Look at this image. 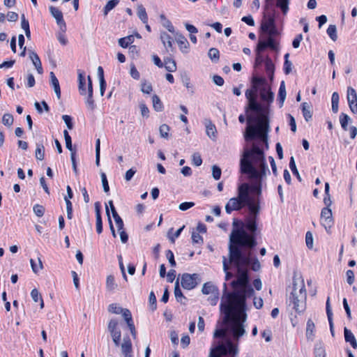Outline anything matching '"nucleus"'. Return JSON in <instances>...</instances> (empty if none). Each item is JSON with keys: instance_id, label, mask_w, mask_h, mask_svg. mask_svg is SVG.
Segmentation results:
<instances>
[{"instance_id": "1", "label": "nucleus", "mask_w": 357, "mask_h": 357, "mask_svg": "<svg viewBox=\"0 0 357 357\" xmlns=\"http://www.w3.org/2000/svg\"><path fill=\"white\" fill-rule=\"evenodd\" d=\"M243 170L252 181L251 184L243 183L238 185L236 196L230 198L226 205L225 211L231 214L247 208L248 215L243 222L233 221V229L229 236V263L236 269V280L231 282L233 291L225 292L220 303V309L224 314L222 326L214 332V337L231 336L234 342L246 334L247 320L245 300L254 296L255 291L248 284V266L255 271L261 266L257 259H252L250 251L243 252L239 245L248 248L257 244V218L260 212L263 173L258 174L248 165L243 164Z\"/></svg>"}, {"instance_id": "2", "label": "nucleus", "mask_w": 357, "mask_h": 357, "mask_svg": "<svg viewBox=\"0 0 357 357\" xmlns=\"http://www.w3.org/2000/svg\"><path fill=\"white\" fill-rule=\"evenodd\" d=\"M257 93H259L261 100L267 105L274 98V94L266 80L254 77L251 88L247 89L245 93L248 105L246 107L248 126L244 137L246 142L252 139L255 141L251 148L244 149L240 165L242 173L246 174L243 170V164H248L257 173H263V178H266V173L269 172L264 153V147L268 149L267 107L257 102Z\"/></svg>"}, {"instance_id": "3", "label": "nucleus", "mask_w": 357, "mask_h": 357, "mask_svg": "<svg viewBox=\"0 0 357 357\" xmlns=\"http://www.w3.org/2000/svg\"><path fill=\"white\" fill-rule=\"evenodd\" d=\"M305 298L306 290L304 280L301 276H294L293 278V290L289 297V305H292L296 312H301L305 309Z\"/></svg>"}, {"instance_id": "4", "label": "nucleus", "mask_w": 357, "mask_h": 357, "mask_svg": "<svg viewBox=\"0 0 357 357\" xmlns=\"http://www.w3.org/2000/svg\"><path fill=\"white\" fill-rule=\"evenodd\" d=\"M228 337H222L223 340L211 349L209 357H234L237 355L238 342L234 344Z\"/></svg>"}, {"instance_id": "5", "label": "nucleus", "mask_w": 357, "mask_h": 357, "mask_svg": "<svg viewBox=\"0 0 357 357\" xmlns=\"http://www.w3.org/2000/svg\"><path fill=\"white\" fill-rule=\"evenodd\" d=\"M273 2L266 1L261 27L265 33L278 34V31L275 26L274 15L272 13L274 6Z\"/></svg>"}, {"instance_id": "6", "label": "nucleus", "mask_w": 357, "mask_h": 357, "mask_svg": "<svg viewBox=\"0 0 357 357\" xmlns=\"http://www.w3.org/2000/svg\"><path fill=\"white\" fill-rule=\"evenodd\" d=\"M276 34H270L264 33L259 36L257 51L258 54L264 51L266 47L273 50H278L279 43L274 38Z\"/></svg>"}, {"instance_id": "7", "label": "nucleus", "mask_w": 357, "mask_h": 357, "mask_svg": "<svg viewBox=\"0 0 357 357\" xmlns=\"http://www.w3.org/2000/svg\"><path fill=\"white\" fill-rule=\"evenodd\" d=\"M120 323L117 319H111L108 322L107 328L116 347H121V332Z\"/></svg>"}, {"instance_id": "8", "label": "nucleus", "mask_w": 357, "mask_h": 357, "mask_svg": "<svg viewBox=\"0 0 357 357\" xmlns=\"http://www.w3.org/2000/svg\"><path fill=\"white\" fill-rule=\"evenodd\" d=\"M199 275L197 273H183L181 278V284L183 288L191 290L198 284Z\"/></svg>"}, {"instance_id": "9", "label": "nucleus", "mask_w": 357, "mask_h": 357, "mask_svg": "<svg viewBox=\"0 0 357 357\" xmlns=\"http://www.w3.org/2000/svg\"><path fill=\"white\" fill-rule=\"evenodd\" d=\"M321 223L326 229H330L333 225L332 211L330 208L325 207L321 210Z\"/></svg>"}, {"instance_id": "10", "label": "nucleus", "mask_w": 357, "mask_h": 357, "mask_svg": "<svg viewBox=\"0 0 357 357\" xmlns=\"http://www.w3.org/2000/svg\"><path fill=\"white\" fill-rule=\"evenodd\" d=\"M347 99L351 112L357 114V93L356 90L351 86L347 88Z\"/></svg>"}, {"instance_id": "11", "label": "nucleus", "mask_w": 357, "mask_h": 357, "mask_svg": "<svg viewBox=\"0 0 357 357\" xmlns=\"http://www.w3.org/2000/svg\"><path fill=\"white\" fill-rule=\"evenodd\" d=\"M50 10L52 15L54 17L56 21L58 26L61 31L66 32V24L63 17V14L61 10L58 8L50 6Z\"/></svg>"}, {"instance_id": "12", "label": "nucleus", "mask_w": 357, "mask_h": 357, "mask_svg": "<svg viewBox=\"0 0 357 357\" xmlns=\"http://www.w3.org/2000/svg\"><path fill=\"white\" fill-rule=\"evenodd\" d=\"M108 311L111 313L119 314H121L125 321L128 319L127 314L129 317H132L131 312L128 309L123 308L116 303L110 304L108 307Z\"/></svg>"}, {"instance_id": "13", "label": "nucleus", "mask_w": 357, "mask_h": 357, "mask_svg": "<svg viewBox=\"0 0 357 357\" xmlns=\"http://www.w3.org/2000/svg\"><path fill=\"white\" fill-rule=\"evenodd\" d=\"M121 353L123 357H134L131 340L128 337H124L121 344Z\"/></svg>"}, {"instance_id": "14", "label": "nucleus", "mask_w": 357, "mask_h": 357, "mask_svg": "<svg viewBox=\"0 0 357 357\" xmlns=\"http://www.w3.org/2000/svg\"><path fill=\"white\" fill-rule=\"evenodd\" d=\"M88 95L86 98V105L90 109H93L95 107L94 100L93 99V85L92 81L90 76H88Z\"/></svg>"}, {"instance_id": "15", "label": "nucleus", "mask_w": 357, "mask_h": 357, "mask_svg": "<svg viewBox=\"0 0 357 357\" xmlns=\"http://www.w3.org/2000/svg\"><path fill=\"white\" fill-rule=\"evenodd\" d=\"M204 126L206 127V133L207 136L215 141L217 138V130L215 126L209 119L204 121Z\"/></svg>"}, {"instance_id": "16", "label": "nucleus", "mask_w": 357, "mask_h": 357, "mask_svg": "<svg viewBox=\"0 0 357 357\" xmlns=\"http://www.w3.org/2000/svg\"><path fill=\"white\" fill-rule=\"evenodd\" d=\"M29 59L31 61L33 65L35 66L37 72L38 74H43V68L42 66V63L40 61V59L38 56V55L33 51L29 50Z\"/></svg>"}, {"instance_id": "17", "label": "nucleus", "mask_w": 357, "mask_h": 357, "mask_svg": "<svg viewBox=\"0 0 357 357\" xmlns=\"http://www.w3.org/2000/svg\"><path fill=\"white\" fill-rule=\"evenodd\" d=\"M305 335L308 340H314L315 337V325L312 319H308L307 321Z\"/></svg>"}, {"instance_id": "18", "label": "nucleus", "mask_w": 357, "mask_h": 357, "mask_svg": "<svg viewBox=\"0 0 357 357\" xmlns=\"http://www.w3.org/2000/svg\"><path fill=\"white\" fill-rule=\"evenodd\" d=\"M312 104L310 102H303L301 104V110L303 115V117L306 121H309L312 119Z\"/></svg>"}, {"instance_id": "19", "label": "nucleus", "mask_w": 357, "mask_h": 357, "mask_svg": "<svg viewBox=\"0 0 357 357\" xmlns=\"http://www.w3.org/2000/svg\"><path fill=\"white\" fill-rule=\"evenodd\" d=\"M176 36L180 50L183 52L187 53L189 49V43L187 39L182 34L178 33H176Z\"/></svg>"}, {"instance_id": "20", "label": "nucleus", "mask_w": 357, "mask_h": 357, "mask_svg": "<svg viewBox=\"0 0 357 357\" xmlns=\"http://www.w3.org/2000/svg\"><path fill=\"white\" fill-rule=\"evenodd\" d=\"M95 211L96 218V231L98 234L102 231V222L100 215V208L98 202L95 203Z\"/></svg>"}, {"instance_id": "21", "label": "nucleus", "mask_w": 357, "mask_h": 357, "mask_svg": "<svg viewBox=\"0 0 357 357\" xmlns=\"http://www.w3.org/2000/svg\"><path fill=\"white\" fill-rule=\"evenodd\" d=\"M344 339L354 349H357V342L353 333L347 328L344 329Z\"/></svg>"}, {"instance_id": "22", "label": "nucleus", "mask_w": 357, "mask_h": 357, "mask_svg": "<svg viewBox=\"0 0 357 357\" xmlns=\"http://www.w3.org/2000/svg\"><path fill=\"white\" fill-rule=\"evenodd\" d=\"M78 82H79V93L82 96H85L86 94V78L84 73L83 72H79L78 73Z\"/></svg>"}, {"instance_id": "23", "label": "nucleus", "mask_w": 357, "mask_h": 357, "mask_svg": "<svg viewBox=\"0 0 357 357\" xmlns=\"http://www.w3.org/2000/svg\"><path fill=\"white\" fill-rule=\"evenodd\" d=\"M160 38L164 47L166 48L167 51L168 48L172 47L173 39L165 31L161 32Z\"/></svg>"}, {"instance_id": "24", "label": "nucleus", "mask_w": 357, "mask_h": 357, "mask_svg": "<svg viewBox=\"0 0 357 357\" xmlns=\"http://www.w3.org/2000/svg\"><path fill=\"white\" fill-rule=\"evenodd\" d=\"M50 75L51 84L54 88V91L57 98L59 99L61 98V89H60L59 80L53 72H51Z\"/></svg>"}, {"instance_id": "25", "label": "nucleus", "mask_w": 357, "mask_h": 357, "mask_svg": "<svg viewBox=\"0 0 357 357\" xmlns=\"http://www.w3.org/2000/svg\"><path fill=\"white\" fill-rule=\"evenodd\" d=\"M202 293L204 294L209 295L214 294L218 292V288L211 282H206L203 285Z\"/></svg>"}, {"instance_id": "26", "label": "nucleus", "mask_w": 357, "mask_h": 357, "mask_svg": "<svg viewBox=\"0 0 357 357\" xmlns=\"http://www.w3.org/2000/svg\"><path fill=\"white\" fill-rule=\"evenodd\" d=\"M118 285L115 282V279L114 275H107L106 279V289L107 291L110 292H113L117 288Z\"/></svg>"}, {"instance_id": "27", "label": "nucleus", "mask_w": 357, "mask_h": 357, "mask_svg": "<svg viewBox=\"0 0 357 357\" xmlns=\"http://www.w3.org/2000/svg\"><path fill=\"white\" fill-rule=\"evenodd\" d=\"M174 296L176 298V300L182 303L185 304V301L186 300V298L183 295V293L179 287L178 285V280L175 283V287H174Z\"/></svg>"}, {"instance_id": "28", "label": "nucleus", "mask_w": 357, "mask_h": 357, "mask_svg": "<svg viewBox=\"0 0 357 357\" xmlns=\"http://www.w3.org/2000/svg\"><path fill=\"white\" fill-rule=\"evenodd\" d=\"M164 62V66L167 71L174 72L176 70V64L174 60L171 58H166Z\"/></svg>"}, {"instance_id": "29", "label": "nucleus", "mask_w": 357, "mask_h": 357, "mask_svg": "<svg viewBox=\"0 0 357 357\" xmlns=\"http://www.w3.org/2000/svg\"><path fill=\"white\" fill-rule=\"evenodd\" d=\"M286 89H285V84L284 82L282 81L280 85L279 91H278V97H279V101L280 103V107L282 106L285 98H286Z\"/></svg>"}, {"instance_id": "30", "label": "nucleus", "mask_w": 357, "mask_h": 357, "mask_svg": "<svg viewBox=\"0 0 357 357\" xmlns=\"http://www.w3.org/2000/svg\"><path fill=\"white\" fill-rule=\"evenodd\" d=\"M134 42V36L130 35L119 40V44L121 47L126 48Z\"/></svg>"}, {"instance_id": "31", "label": "nucleus", "mask_w": 357, "mask_h": 357, "mask_svg": "<svg viewBox=\"0 0 357 357\" xmlns=\"http://www.w3.org/2000/svg\"><path fill=\"white\" fill-rule=\"evenodd\" d=\"M137 16L144 24L148 22V16L145 8L142 6H139L137 8Z\"/></svg>"}, {"instance_id": "32", "label": "nucleus", "mask_w": 357, "mask_h": 357, "mask_svg": "<svg viewBox=\"0 0 357 357\" xmlns=\"http://www.w3.org/2000/svg\"><path fill=\"white\" fill-rule=\"evenodd\" d=\"M351 120L350 117L344 113H342L340 116V122L341 124V126L344 130H348V123L349 121Z\"/></svg>"}, {"instance_id": "33", "label": "nucleus", "mask_w": 357, "mask_h": 357, "mask_svg": "<svg viewBox=\"0 0 357 357\" xmlns=\"http://www.w3.org/2000/svg\"><path fill=\"white\" fill-rule=\"evenodd\" d=\"M326 32L332 40H333V41L337 40V28H336L335 25L330 24L327 29Z\"/></svg>"}, {"instance_id": "34", "label": "nucleus", "mask_w": 357, "mask_h": 357, "mask_svg": "<svg viewBox=\"0 0 357 357\" xmlns=\"http://www.w3.org/2000/svg\"><path fill=\"white\" fill-rule=\"evenodd\" d=\"M152 101L153 107L155 111L161 112L163 109V105L158 96H153Z\"/></svg>"}, {"instance_id": "35", "label": "nucleus", "mask_w": 357, "mask_h": 357, "mask_svg": "<svg viewBox=\"0 0 357 357\" xmlns=\"http://www.w3.org/2000/svg\"><path fill=\"white\" fill-rule=\"evenodd\" d=\"M45 157V148L42 144H36V158L37 160H43Z\"/></svg>"}, {"instance_id": "36", "label": "nucleus", "mask_w": 357, "mask_h": 357, "mask_svg": "<svg viewBox=\"0 0 357 357\" xmlns=\"http://www.w3.org/2000/svg\"><path fill=\"white\" fill-rule=\"evenodd\" d=\"M21 26H22V29L24 30L26 36L28 38H29L31 37L29 24V22L25 19L24 15H22V17Z\"/></svg>"}, {"instance_id": "37", "label": "nucleus", "mask_w": 357, "mask_h": 357, "mask_svg": "<svg viewBox=\"0 0 357 357\" xmlns=\"http://www.w3.org/2000/svg\"><path fill=\"white\" fill-rule=\"evenodd\" d=\"M31 268L35 273H37L43 268V264L41 259L38 258V263L36 264L33 259L30 260Z\"/></svg>"}, {"instance_id": "38", "label": "nucleus", "mask_w": 357, "mask_h": 357, "mask_svg": "<svg viewBox=\"0 0 357 357\" xmlns=\"http://www.w3.org/2000/svg\"><path fill=\"white\" fill-rule=\"evenodd\" d=\"M2 123L6 126H10L13 123V117L10 114H4L2 117Z\"/></svg>"}, {"instance_id": "39", "label": "nucleus", "mask_w": 357, "mask_h": 357, "mask_svg": "<svg viewBox=\"0 0 357 357\" xmlns=\"http://www.w3.org/2000/svg\"><path fill=\"white\" fill-rule=\"evenodd\" d=\"M169 130L170 128L169 126H167V124L161 125L159 128L160 135L161 137L168 138Z\"/></svg>"}, {"instance_id": "40", "label": "nucleus", "mask_w": 357, "mask_h": 357, "mask_svg": "<svg viewBox=\"0 0 357 357\" xmlns=\"http://www.w3.org/2000/svg\"><path fill=\"white\" fill-rule=\"evenodd\" d=\"M289 54L287 53L284 55V70L285 74L288 75L291 71L292 63L288 60Z\"/></svg>"}, {"instance_id": "41", "label": "nucleus", "mask_w": 357, "mask_h": 357, "mask_svg": "<svg viewBox=\"0 0 357 357\" xmlns=\"http://www.w3.org/2000/svg\"><path fill=\"white\" fill-rule=\"evenodd\" d=\"M289 168L291 170L294 175L296 176V177L301 180V176L299 175V173L298 172V169L296 166L295 160L294 157H291L290 161H289Z\"/></svg>"}, {"instance_id": "42", "label": "nucleus", "mask_w": 357, "mask_h": 357, "mask_svg": "<svg viewBox=\"0 0 357 357\" xmlns=\"http://www.w3.org/2000/svg\"><path fill=\"white\" fill-rule=\"evenodd\" d=\"M128 317V315H127ZM127 323L128 327L129 328L130 333L134 338L136 337V330L132 321V317L128 316V319L126 321Z\"/></svg>"}, {"instance_id": "43", "label": "nucleus", "mask_w": 357, "mask_h": 357, "mask_svg": "<svg viewBox=\"0 0 357 357\" xmlns=\"http://www.w3.org/2000/svg\"><path fill=\"white\" fill-rule=\"evenodd\" d=\"M100 141L98 139L96 142V164L97 166L100 165Z\"/></svg>"}, {"instance_id": "44", "label": "nucleus", "mask_w": 357, "mask_h": 357, "mask_svg": "<svg viewBox=\"0 0 357 357\" xmlns=\"http://www.w3.org/2000/svg\"><path fill=\"white\" fill-rule=\"evenodd\" d=\"M66 204V211H67V217L68 219H72L73 218V204L68 198H64Z\"/></svg>"}, {"instance_id": "45", "label": "nucleus", "mask_w": 357, "mask_h": 357, "mask_svg": "<svg viewBox=\"0 0 357 357\" xmlns=\"http://www.w3.org/2000/svg\"><path fill=\"white\" fill-rule=\"evenodd\" d=\"M265 67L267 73L270 75L271 79H272L275 68L273 62L271 60H267L265 63Z\"/></svg>"}, {"instance_id": "46", "label": "nucleus", "mask_w": 357, "mask_h": 357, "mask_svg": "<svg viewBox=\"0 0 357 357\" xmlns=\"http://www.w3.org/2000/svg\"><path fill=\"white\" fill-rule=\"evenodd\" d=\"M222 171L221 169L217 165L212 167V175L215 180L218 181L221 177Z\"/></svg>"}, {"instance_id": "47", "label": "nucleus", "mask_w": 357, "mask_h": 357, "mask_svg": "<svg viewBox=\"0 0 357 357\" xmlns=\"http://www.w3.org/2000/svg\"><path fill=\"white\" fill-rule=\"evenodd\" d=\"M222 262H223V269L226 274L225 280H229L232 277V274L228 271L229 266H228V263H227V259L225 257H223Z\"/></svg>"}, {"instance_id": "48", "label": "nucleus", "mask_w": 357, "mask_h": 357, "mask_svg": "<svg viewBox=\"0 0 357 357\" xmlns=\"http://www.w3.org/2000/svg\"><path fill=\"white\" fill-rule=\"evenodd\" d=\"M208 54L211 60L218 61L219 59V51L216 48H211Z\"/></svg>"}, {"instance_id": "49", "label": "nucleus", "mask_w": 357, "mask_h": 357, "mask_svg": "<svg viewBox=\"0 0 357 357\" xmlns=\"http://www.w3.org/2000/svg\"><path fill=\"white\" fill-rule=\"evenodd\" d=\"M305 243L308 248L312 249L313 248V236L310 231H307L305 234Z\"/></svg>"}, {"instance_id": "50", "label": "nucleus", "mask_w": 357, "mask_h": 357, "mask_svg": "<svg viewBox=\"0 0 357 357\" xmlns=\"http://www.w3.org/2000/svg\"><path fill=\"white\" fill-rule=\"evenodd\" d=\"M33 212L38 217H42L45 213V208L39 204H36L33 206Z\"/></svg>"}, {"instance_id": "51", "label": "nucleus", "mask_w": 357, "mask_h": 357, "mask_svg": "<svg viewBox=\"0 0 357 357\" xmlns=\"http://www.w3.org/2000/svg\"><path fill=\"white\" fill-rule=\"evenodd\" d=\"M139 109L141 112V114L143 117L148 118L149 116V109L144 102L139 103Z\"/></svg>"}, {"instance_id": "52", "label": "nucleus", "mask_w": 357, "mask_h": 357, "mask_svg": "<svg viewBox=\"0 0 357 357\" xmlns=\"http://www.w3.org/2000/svg\"><path fill=\"white\" fill-rule=\"evenodd\" d=\"M277 7L280 8L284 14H286L289 10L288 1H277Z\"/></svg>"}, {"instance_id": "53", "label": "nucleus", "mask_w": 357, "mask_h": 357, "mask_svg": "<svg viewBox=\"0 0 357 357\" xmlns=\"http://www.w3.org/2000/svg\"><path fill=\"white\" fill-rule=\"evenodd\" d=\"M100 176H101V181H102L104 191L105 192H108L109 191V187L106 174L102 172V173H101Z\"/></svg>"}, {"instance_id": "54", "label": "nucleus", "mask_w": 357, "mask_h": 357, "mask_svg": "<svg viewBox=\"0 0 357 357\" xmlns=\"http://www.w3.org/2000/svg\"><path fill=\"white\" fill-rule=\"evenodd\" d=\"M130 74L131 77L135 79L138 80L140 77L139 71L137 70V69L136 68L135 65H133V64H132L130 66Z\"/></svg>"}, {"instance_id": "55", "label": "nucleus", "mask_w": 357, "mask_h": 357, "mask_svg": "<svg viewBox=\"0 0 357 357\" xmlns=\"http://www.w3.org/2000/svg\"><path fill=\"white\" fill-rule=\"evenodd\" d=\"M192 159L193 165H195L197 167L200 166L202 163V159L201 158V155L197 153H195L192 155Z\"/></svg>"}, {"instance_id": "56", "label": "nucleus", "mask_w": 357, "mask_h": 357, "mask_svg": "<svg viewBox=\"0 0 357 357\" xmlns=\"http://www.w3.org/2000/svg\"><path fill=\"white\" fill-rule=\"evenodd\" d=\"M195 206V203L192 202H183L178 206V208L181 211H186Z\"/></svg>"}, {"instance_id": "57", "label": "nucleus", "mask_w": 357, "mask_h": 357, "mask_svg": "<svg viewBox=\"0 0 357 357\" xmlns=\"http://www.w3.org/2000/svg\"><path fill=\"white\" fill-rule=\"evenodd\" d=\"M116 223V225L119 231L123 229V222L119 214H116V216L113 217Z\"/></svg>"}, {"instance_id": "58", "label": "nucleus", "mask_w": 357, "mask_h": 357, "mask_svg": "<svg viewBox=\"0 0 357 357\" xmlns=\"http://www.w3.org/2000/svg\"><path fill=\"white\" fill-rule=\"evenodd\" d=\"M347 282L349 284H352L354 282V273L352 270H347L346 272Z\"/></svg>"}, {"instance_id": "59", "label": "nucleus", "mask_w": 357, "mask_h": 357, "mask_svg": "<svg viewBox=\"0 0 357 357\" xmlns=\"http://www.w3.org/2000/svg\"><path fill=\"white\" fill-rule=\"evenodd\" d=\"M117 2L118 1H108L104 9L105 15H107V13L116 6Z\"/></svg>"}, {"instance_id": "60", "label": "nucleus", "mask_w": 357, "mask_h": 357, "mask_svg": "<svg viewBox=\"0 0 357 357\" xmlns=\"http://www.w3.org/2000/svg\"><path fill=\"white\" fill-rule=\"evenodd\" d=\"M192 240L194 243H202L203 238L201 235L196 231H193L192 234Z\"/></svg>"}, {"instance_id": "61", "label": "nucleus", "mask_w": 357, "mask_h": 357, "mask_svg": "<svg viewBox=\"0 0 357 357\" xmlns=\"http://www.w3.org/2000/svg\"><path fill=\"white\" fill-rule=\"evenodd\" d=\"M166 257L168 259L169 262L171 264V266H176V261L174 260V253L170 250H168L166 252Z\"/></svg>"}, {"instance_id": "62", "label": "nucleus", "mask_w": 357, "mask_h": 357, "mask_svg": "<svg viewBox=\"0 0 357 357\" xmlns=\"http://www.w3.org/2000/svg\"><path fill=\"white\" fill-rule=\"evenodd\" d=\"M62 119L65 123L66 124L68 129L71 130L73 128V124L72 122V118L68 115H63Z\"/></svg>"}, {"instance_id": "63", "label": "nucleus", "mask_w": 357, "mask_h": 357, "mask_svg": "<svg viewBox=\"0 0 357 357\" xmlns=\"http://www.w3.org/2000/svg\"><path fill=\"white\" fill-rule=\"evenodd\" d=\"M253 305L257 309H261L264 305L262 298L260 297H254Z\"/></svg>"}, {"instance_id": "64", "label": "nucleus", "mask_w": 357, "mask_h": 357, "mask_svg": "<svg viewBox=\"0 0 357 357\" xmlns=\"http://www.w3.org/2000/svg\"><path fill=\"white\" fill-rule=\"evenodd\" d=\"M302 40H303V35H302V34H298V35H297V36L294 38V40H293V42H292V46H293V47H294V48H298V47H299V46H300V43H301V42L302 41Z\"/></svg>"}]
</instances>
